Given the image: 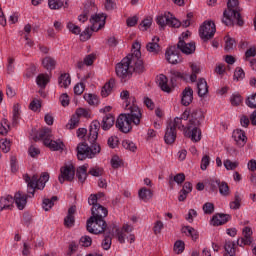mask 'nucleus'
<instances>
[{
	"instance_id": "nucleus-1",
	"label": "nucleus",
	"mask_w": 256,
	"mask_h": 256,
	"mask_svg": "<svg viewBox=\"0 0 256 256\" xmlns=\"http://www.w3.org/2000/svg\"><path fill=\"white\" fill-rule=\"evenodd\" d=\"M100 128V123L98 121L92 122L90 124V133H88V141L92 144L90 147L85 142L78 144L77 156L78 160H85L86 158H94L97 154L100 153L101 147L96 144L98 138V131Z\"/></svg>"
},
{
	"instance_id": "nucleus-2",
	"label": "nucleus",
	"mask_w": 256,
	"mask_h": 256,
	"mask_svg": "<svg viewBox=\"0 0 256 256\" xmlns=\"http://www.w3.org/2000/svg\"><path fill=\"white\" fill-rule=\"evenodd\" d=\"M204 113L201 110H193L188 124L184 131V136L190 138L193 142H199L202 138L200 126L204 121Z\"/></svg>"
},
{
	"instance_id": "nucleus-3",
	"label": "nucleus",
	"mask_w": 256,
	"mask_h": 256,
	"mask_svg": "<svg viewBox=\"0 0 256 256\" xmlns=\"http://www.w3.org/2000/svg\"><path fill=\"white\" fill-rule=\"evenodd\" d=\"M142 113L139 107L132 106L130 113L121 114L116 120V128L123 133H128L132 129V123L138 126L141 122Z\"/></svg>"
},
{
	"instance_id": "nucleus-4",
	"label": "nucleus",
	"mask_w": 256,
	"mask_h": 256,
	"mask_svg": "<svg viewBox=\"0 0 256 256\" xmlns=\"http://www.w3.org/2000/svg\"><path fill=\"white\" fill-rule=\"evenodd\" d=\"M239 1L238 0H228L227 10L223 12L222 23L226 26L233 25L236 21L238 26H243L244 21L241 19V14L239 13Z\"/></svg>"
},
{
	"instance_id": "nucleus-5",
	"label": "nucleus",
	"mask_w": 256,
	"mask_h": 256,
	"mask_svg": "<svg viewBox=\"0 0 256 256\" xmlns=\"http://www.w3.org/2000/svg\"><path fill=\"white\" fill-rule=\"evenodd\" d=\"M102 197H104V193L92 194L88 197V204L92 206L90 218L98 219V223H103L104 218L108 215L107 208L98 203Z\"/></svg>"
},
{
	"instance_id": "nucleus-6",
	"label": "nucleus",
	"mask_w": 256,
	"mask_h": 256,
	"mask_svg": "<svg viewBox=\"0 0 256 256\" xmlns=\"http://www.w3.org/2000/svg\"><path fill=\"white\" fill-rule=\"evenodd\" d=\"M27 198L28 196L21 192L16 193L15 197H12L11 195L1 197L0 212L6 209H11L14 202L20 210H23L27 204Z\"/></svg>"
},
{
	"instance_id": "nucleus-7",
	"label": "nucleus",
	"mask_w": 256,
	"mask_h": 256,
	"mask_svg": "<svg viewBox=\"0 0 256 256\" xmlns=\"http://www.w3.org/2000/svg\"><path fill=\"white\" fill-rule=\"evenodd\" d=\"M24 180L28 184V193L30 197L34 196L35 190H42L46 186V182L49 180V174L44 173L42 176L34 175L30 177L28 174L24 176Z\"/></svg>"
},
{
	"instance_id": "nucleus-8",
	"label": "nucleus",
	"mask_w": 256,
	"mask_h": 256,
	"mask_svg": "<svg viewBox=\"0 0 256 256\" xmlns=\"http://www.w3.org/2000/svg\"><path fill=\"white\" fill-rule=\"evenodd\" d=\"M106 16L104 14H96L92 16L90 22H92V27L86 28L82 34H80V40L87 41L91 38L92 32H97L105 26Z\"/></svg>"
},
{
	"instance_id": "nucleus-9",
	"label": "nucleus",
	"mask_w": 256,
	"mask_h": 256,
	"mask_svg": "<svg viewBox=\"0 0 256 256\" xmlns=\"http://www.w3.org/2000/svg\"><path fill=\"white\" fill-rule=\"evenodd\" d=\"M129 55L116 64V75L123 80L130 78L134 72Z\"/></svg>"
},
{
	"instance_id": "nucleus-10",
	"label": "nucleus",
	"mask_w": 256,
	"mask_h": 256,
	"mask_svg": "<svg viewBox=\"0 0 256 256\" xmlns=\"http://www.w3.org/2000/svg\"><path fill=\"white\" fill-rule=\"evenodd\" d=\"M39 137L40 139L44 140V144L49 147L50 149H52L53 151H59L62 150L64 147L63 142L59 139V140H52V131L49 128H45L43 129L40 133H39Z\"/></svg>"
},
{
	"instance_id": "nucleus-11",
	"label": "nucleus",
	"mask_w": 256,
	"mask_h": 256,
	"mask_svg": "<svg viewBox=\"0 0 256 256\" xmlns=\"http://www.w3.org/2000/svg\"><path fill=\"white\" fill-rule=\"evenodd\" d=\"M156 24L162 28L166 26L179 28L181 26V22L174 18V16L169 12L158 15L156 17Z\"/></svg>"
},
{
	"instance_id": "nucleus-12",
	"label": "nucleus",
	"mask_w": 256,
	"mask_h": 256,
	"mask_svg": "<svg viewBox=\"0 0 256 256\" xmlns=\"http://www.w3.org/2000/svg\"><path fill=\"white\" fill-rule=\"evenodd\" d=\"M106 228L107 223L105 220H102V223H100L97 218L90 217L86 222V230L92 234H101L106 230Z\"/></svg>"
},
{
	"instance_id": "nucleus-13",
	"label": "nucleus",
	"mask_w": 256,
	"mask_h": 256,
	"mask_svg": "<svg viewBox=\"0 0 256 256\" xmlns=\"http://www.w3.org/2000/svg\"><path fill=\"white\" fill-rule=\"evenodd\" d=\"M216 33V26L214 22L206 21L200 26L199 36L203 41H208L213 38Z\"/></svg>"
},
{
	"instance_id": "nucleus-14",
	"label": "nucleus",
	"mask_w": 256,
	"mask_h": 256,
	"mask_svg": "<svg viewBox=\"0 0 256 256\" xmlns=\"http://www.w3.org/2000/svg\"><path fill=\"white\" fill-rule=\"evenodd\" d=\"M128 57H130V65L132 66V69H134V72L142 73L144 71V65L141 60V51L136 49L134 50V53L128 54Z\"/></svg>"
},
{
	"instance_id": "nucleus-15",
	"label": "nucleus",
	"mask_w": 256,
	"mask_h": 256,
	"mask_svg": "<svg viewBox=\"0 0 256 256\" xmlns=\"http://www.w3.org/2000/svg\"><path fill=\"white\" fill-rule=\"evenodd\" d=\"M189 117H190V112L185 110L180 117H176L174 118L173 121H170V122H172L177 127V129L183 130L185 132L189 124L188 122Z\"/></svg>"
},
{
	"instance_id": "nucleus-16",
	"label": "nucleus",
	"mask_w": 256,
	"mask_h": 256,
	"mask_svg": "<svg viewBox=\"0 0 256 256\" xmlns=\"http://www.w3.org/2000/svg\"><path fill=\"white\" fill-rule=\"evenodd\" d=\"M75 176V168L72 165H67L61 168V175L59 176V181L61 184L67 181H72Z\"/></svg>"
},
{
	"instance_id": "nucleus-17",
	"label": "nucleus",
	"mask_w": 256,
	"mask_h": 256,
	"mask_svg": "<svg viewBox=\"0 0 256 256\" xmlns=\"http://www.w3.org/2000/svg\"><path fill=\"white\" fill-rule=\"evenodd\" d=\"M177 125L171 121L167 124L166 134L164 135V141L166 144H173L176 140V129Z\"/></svg>"
},
{
	"instance_id": "nucleus-18",
	"label": "nucleus",
	"mask_w": 256,
	"mask_h": 256,
	"mask_svg": "<svg viewBox=\"0 0 256 256\" xmlns=\"http://www.w3.org/2000/svg\"><path fill=\"white\" fill-rule=\"evenodd\" d=\"M243 237L237 240V245L243 247L244 245H250L253 241V231L250 227H244L242 230Z\"/></svg>"
},
{
	"instance_id": "nucleus-19",
	"label": "nucleus",
	"mask_w": 256,
	"mask_h": 256,
	"mask_svg": "<svg viewBox=\"0 0 256 256\" xmlns=\"http://www.w3.org/2000/svg\"><path fill=\"white\" fill-rule=\"evenodd\" d=\"M177 49L183 54L190 55L196 51V45L194 42L186 43L184 40H179L177 43Z\"/></svg>"
},
{
	"instance_id": "nucleus-20",
	"label": "nucleus",
	"mask_w": 256,
	"mask_h": 256,
	"mask_svg": "<svg viewBox=\"0 0 256 256\" xmlns=\"http://www.w3.org/2000/svg\"><path fill=\"white\" fill-rule=\"evenodd\" d=\"M166 60L171 64H178L180 61L178 48L175 46L169 47L166 50Z\"/></svg>"
},
{
	"instance_id": "nucleus-21",
	"label": "nucleus",
	"mask_w": 256,
	"mask_h": 256,
	"mask_svg": "<svg viewBox=\"0 0 256 256\" xmlns=\"http://www.w3.org/2000/svg\"><path fill=\"white\" fill-rule=\"evenodd\" d=\"M232 138L239 147H244L247 143V136L241 129L234 130L232 133Z\"/></svg>"
},
{
	"instance_id": "nucleus-22",
	"label": "nucleus",
	"mask_w": 256,
	"mask_h": 256,
	"mask_svg": "<svg viewBox=\"0 0 256 256\" xmlns=\"http://www.w3.org/2000/svg\"><path fill=\"white\" fill-rule=\"evenodd\" d=\"M211 187L212 188H219V193L223 196L230 195V188L229 185L226 182H221L220 180H212L211 181Z\"/></svg>"
},
{
	"instance_id": "nucleus-23",
	"label": "nucleus",
	"mask_w": 256,
	"mask_h": 256,
	"mask_svg": "<svg viewBox=\"0 0 256 256\" xmlns=\"http://www.w3.org/2000/svg\"><path fill=\"white\" fill-rule=\"evenodd\" d=\"M192 101H193V90H192V88H190V87L185 88L182 91V94H181V104L184 105V106H188L192 103Z\"/></svg>"
},
{
	"instance_id": "nucleus-24",
	"label": "nucleus",
	"mask_w": 256,
	"mask_h": 256,
	"mask_svg": "<svg viewBox=\"0 0 256 256\" xmlns=\"http://www.w3.org/2000/svg\"><path fill=\"white\" fill-rule=\"evenodd\" d=\"M230 218L231 216L228 214H217L212 217L211 224L214 226H220L226 224Z\"/></svg>"
},
{
	"instance_id": "nucleus-25",
	"label": "nucleus",
	"mask_w": 256,
	"mask_h": 256,
	"mask_svg": "<svg viewBox=\"0 0 256 256\" xmlns=\"http://www.w3.org/2000/svg\"><path fill=\"white\" fill-rule=\"evenodd\" d=\"M196 85L198 96L203 97L208 93V84L204 78L198 79Z\"/></svg>"
},
{
	"instance_id": "nucleus-26",
	"label": "nucleus",
	"mask_w": 256,
	"mask_h": 256,
	"mask_svg": "<svg viewBox=\"0 0 256 256\" xmlns=\"http://www.w3.org/2000/svg\"><path fill=\"white\" fill-rule=\"evenodd\" d=\"M159 41H160V38H158V37L152 38V41L150 43H148V45H146V50H148V52L158 54L161 51V47L158 44Z\"/></svg>"
},
{
	"instance_id": "nucleus-27",
	"label": "nucleus",
	"mask_w": 256,
	"mask_h": 256,
	"mask_svg": "<svg viewBox=\"0 0 256 256\" xmlns=\"http://www.w3.org/2000/svg\"><path fill=\"white\" fill-rule=\"evenodd\" d=\"M115 124V117L111 114H108L102 118V130H109L112 128V126Z\"/></svg>"
},
{
	"instance_id": "nucleus-28",
	"label": "nucleus",
	"mask_w": 256,
	"mask_h": 256,
	"mask_svg": "<svg viewBox=\"0 0 256 256\" xmlns=\"http://www.w3.org/2000/svg\"><path fill=\"white\" fill-rule=\"evenodd\" d=\"M236 243L232 240H226L224 244L225 254L224 256H235Z\"/></svg>"
},
{
	"instance_id": "nucleus-29",
	"label": "nucleus",
	"mask_w": 256,
	"mask_h": 256,
	"mask_svg": "<svg viewBox=\"0 0 256 256\" xmlns=\"http://www.w3.org/2000/svg\"><path fill=\"white\" fill-rule=\"evenodd\" d=\"M243 198H244L243 194L239 192H235L234 200L229 203V207L233 210L240 209Z\"/></svg>"
},
{
	"instance_id": "nucleus-30",
	"label": "nucleus",
	"mask_w": 256,
	"mask_h": 256,
	"mask_svg": "<svg viewBox=\"0 0 256 256\" xmlns=\"http://www.w3.org/2000/svg\"><path fill=\"white\" fill-rule=\"evenodd\" d=\"M157 80H158V86H160V89H162V91L167 93L171 92V88L168 85V78L165 75L160 74Z\"/></svg>"
},
{
	"instance_id": "nucleus-31",
	"label": "nucleus",
	"mask_w": 256,
	"mask_h": 256,
	"mask_svg": "<svg viewBox=\"0 0 256 256\" xmlns=\"http://www.w3.org/2000/svg\"><path fill=\"white\" fill-rule=\"evenodd\" d=\"M114 86H115V79H110V81H108V83H106L104 87H102V92H101L102 97H108L111 94Z\"/></svg>"
},
{
	"instance_id": "nucleus-32",
	"label": "nucleus",
	"mask_w": 256,
	"mask_h": 256,
	"mask_svg": "<svg viewBox=\"0 0 256 256\" xmlns=\"http://www.w3.org/2000/svg\"><path fill=\"white\" fill-rule=\"evenodd\" d=\"M87 166L82 165L76 169V177H78V181L84 183L87 179Z\"/></svg>"
},
{
	"instance_id": "nucleus-33",
	"label": "nucleus",
	"mask_w": 256,
	"mask_h": 256,
	"mask_svg": "<svg viewBox=\"0 0 256 256\" xmlns=\"http://www.w3.org/2000/svg\"><path fill=\"white\" fill-rule=\"evenodd\" d=\"M185 174L184 173H179L176 174L175 176L170 175L169 176V185L170 187H173V182H176L178 185L182 184L185 181Z\"/></svg>"
},
{
	"instance_id": "nucleus-34",
	"label": "nucleus",
	"mask_w": 256,
	"mask_h": 256,
	"mask_svg": "<svg viewBox=\"0 0 256 256\" xmlns=\"http://www.w3.org/2000/svg\"><path fill=\"white\" fill-rule=\"evenodd\" d=\"M182 233H184L186 236H190L193 240L198 239V232L191 226H184L182 227Z\"/></svg>"
},
{
	"instance_id": "nucleus-35",
	"label": "nucleus",
	"mask_w": 256,
	"mask_h": 256,
	"mask_svg": "<svg viewBox=\"0 0 256 256\" xmlns=\"http://www.w3.org/2000/svg\"><path fill=\"white\" fill-rule=\"evenodd\" d=\"M108 233L109 234L104 237V240H102V248H104V250H109L112 245L111 236H114V231L109 230Z\"/></svg>"
},
{
	"instance_id": "nucleus-36",
	"label": "nucleus",
	"mask_w": 256,
	"mask_h": 256,
	"mask_svg": "<svg viewBox=\"0 0 256 256\" xmlns=\"http://www.w3.org/2000/svg\"><path fill=\"white\" fill-rule=\"evenodd\" d=\"M71 84V77L68 73H64L59 78V85L62 88H68Z\"/></svg>"
},
{
	"instance_id": "nucleus-37",
	"label": "nucleus",
	"mask_w": 256,
	"mask_h": 256,
	"mask_svg": "<svg viewBox=\"0 0 256 256\" xmlns=\"http://www.w3.org/2000/svg\"><path fill=\"white\" fill-rule=\"evenodd\" d=\"M42 64L47 70L52 71L55 69L56 61L51 57H46L43 59Z\"/></svg>"
},
{
	"instance_id": "nucleus-38",
	"label": "nucleus",
	"mask_w": 256,
	"mask_h": 256,
	"mask_svg": "<svg viewBox=\"0 0 256 256\" xmlns=\"http://www.w3.org/2000/svg\"><path fill=\"white\" fill-rule=\"evenodd\" d=\"M152 195H153L152 191L145 187L140 189V191H138V196H140V199H142L144 201L151 199Z\"/></svg>"
},
{
	"instance_id": "nucleus-39",
	"label": "nucleus",
	"mask_w": 256,
	"mask_h": 256,
	"mask_svg": "<svg viewBox=\"0 0 256 256\" xmlns=\"http://www.w3.org/2000/svg\"><path fill=\"white\" fill-rule=\"evenodd\" d=\"M191 68V75H190V81L195 82L197 80V75L200 73V68L197 64H190Z\"/></svg>"
},
{
	"instance_id": "nucleus-40",
	"label": "nucleus",
	"mask_w": 256,
	"mask_h": 256,
	"mask_svg": "<svg viewBox=\"0 0 256 256\" xmlns=\"http://www.w3.org/2000/svg\"><path fill=\"white\" fill-rule=\"evenodd\" d=\"M21 119L20 105L16 104L13 108V125H17Z\"/></svg>"
},
{
	"instance_id": "nucleus-41",
	"label": "nucleus",
	"mask_w": 256,
	"mask_h": 256,
	"mask_svg": "<svg viewBox=\"0 0 256 256\" xmlns=\"http://www.w3.org/2000/svg\"><path fill=\"white\" fill-rule=\"evenodd\" d=\"M57 200H58L57 196H54L51 199L46 198L43 200L42 206L46 211H49L54 206V202Z\"/></svg>"
},
{
	"instance_id": "nucleus-42",
	"label": "nucleus",
	"mask_w": 256,
	"mask_h": 256,
	"mask_svg": "<svg viewBox=\"0 0 256 256\" xmlns=\"http://www.w3.org/2000/svg\"><path fill=\"white\" fill-rule=\"evenodd\" d=\"M48 83H49V76L47 74H40L37 77V84L41 88H45Z\"/></svg>"
},
{
	"instance_id": "nucleus-43",
	"label": "nucleus",
	"mask_w": 256,
	"mask_h": 256,
	"mask_svg": "<svg viewBox=\"0 0 256 256\" xmlns=\"http://www.w3.org/2000/svg\"><path fill=\"white\" fill-rule=\"evenodd\" d=\"M9 130H10L9 121L7 119H3L2 122L0 123V134L6 135Z\"/></svg>"
},
{
	"instance_id": "nucleus-44",
	"label": "nucleus",
	"mask_w": 256,
	"mask_h": 256,
	"mask_svg": "<svg viewBox=\"0 0 256 256\" xmlns=\"http://www.w3.org/2000/svg\"><path fill=\"white\" fill-rule=\"evenodd\" d=\"M243 98L240 94H232V96L230 97V102L233 106H238L242 103Z\"/></svg>"
},
{
	"instance_id": "nucleus-45",
	"label": "nucleus",
	"mask_w": 256,
	"mask_h": 256,
	"mask_svg": "<svg viewBox=\"0 0 256 256\" xmlns=\"http://www.w3.org/2000/svg\"><path fill=\"white\" fill-rule=\"evenodd\" d=\"M122 146L126 149V150H130L132 152H135L137 149V146L134 142L130 141V140H124L122 141Z\"/></svg>"
},
{
	"instance_id": "nucleus-46",
	"label": "nucleus",
	"mask_w": 256,
	"mask_h": 256,
	"mask_svg": "<svg viewBox=\"0 0 256 256\" xmlns=\"http://www.w3.org/2000/svg\"><path fill=\"white\" fill-rule=\"evenodd\" d=\"M64 6L61 0H49V7L52 10H58Z\"/></svg>"
},
{
	"instance_id": "nucleus-47",
	"label": "nucleus",
	"mask_w": 256,
	"mask_h": 256,
	"mask_svg": "<svg viewBox=\"0 0 256 256\" xmlns=\"http://www.w3.org/2000/svg\"><path fill=\"white\" fill-rule=\"evenodd\" d=\"M223 165L226 170H235L238 166V162H232L231 160L227 159L223 161Z\"/></svg>"
},
{
	"instance_id": "nucleus-48",
	"label": "nucleus",
	"mask_w": 256,
	"mask_h": 256,
	"mask_svg": "<svg viewBox=\"0 0 256 256\" xmlns=\"http://www.w3.org/2000/svg\"><path fill=\"white\" fill-rule=\"evenodd\" d=\"M173 249L177 254H181L185 249V243L181 240H177L174 243V248Z\"/></svg>"
},
{
	"instance_id": "nucleus-49",
	"label": "nucleus",
	"mask_w": 256,
	"mask_h": 256,
	"mask_svg": "<svg viewBox=\"0 0 256 256\" xmlns=\"http://www.w3.org/2000/svg\"><path fill=\"white\" fill-rule=\"evenodd\" d=\"M211 158L208 155H204L201 159L200 168L201 170L205 171L207 170L208 166L210 165Z\"/></svg>"
},
{
	"instance_id": "nucleus-50",
	"label": "nucleus",
	"mask_w": 256,
	"mask_h": 256,
	"mask_svg": "<svg viewBox=\"0 0 256 256\" xmlns=\"http://www.w3.org/2000/svg\"><path fill=\"white\" fill-rule=\"evenodd\" d=\"M11 142L7 139L0 140V148L4 153H8L10 151Z\"/></svg>"
},
{
	"instance_id": "nucleus-51",
	"label": "nucleus",
	"mask_w": 256,
	"mask_h": 256,
	"mask_svg": "<svg viewBox=\"0 0 256 256\" xmlns=\"http://www.w3.org/2000/svg\"><path fill=\"white\" fill-rule=\"evenodd\" d=\"M245 104L252 109L256 108V93L254 95H251L247 97Z\"/></svg>"
},
{
	"instance_id": "nucleus-52",
	"label": "nucleus",
	"mask_w": 256,
	"mask_h": 256,
	"mask_svg": "<svg viewBox=\"0 0 256 256\" xmlns=\"http://www.w3.org/2000/svg\"><path fill=\"white\" fill-rule=\"evenodd\" d=\"M112 231H114V235H118V241H120V243H125V233L123 231H120L119 228L117 226H114V228L112 229Z\"/></svg>"
},
{
	"instance_id": "nucleus-53",
	"label": "nucleus",
	"mask_w": 256,
	"mask_h": 256,
	"mask_svg": "<svg viewBox=\"0 0 256 256\" xmlns=\"http://www.w3.org/2000/svg\"><path fill=\"white\" fill-rule=\"evenodd\" d=\"M84 100H86V102H88L90 105H95L98 103L97 96L92 94H84Z\"/></svg>"
},
{
	"instance_id": "nucleus-54",
	"label": "nucleus",
	"mask_w": 256,
	"mask_h": 256,
	"mask_svg": "<svg viewBox=\"0 0 256 256\" xmlns=\"http://www.w3.org/2000/svg\"><path fill=\"white\" fill-rule=\"evenodd\" d=\"M96 11V6L93 2H87L84 4V13L90 14Z\"/></svg>"
},
{
	"instance_id": "nucleus-55",
	"label": "nucleus",
	"mask_w": 256,
	"mask_h": 256,
	"mask_svg": "<svg viewBox=\"0 0 256 256\" xmlns=\"http://www.w3.org/2000/svg\"><path fill=\"white\" fill-rule=\"evenodd\" d=\"M88 174L95 176V177H100L103 175V169L99 167H92L88 171Z\"/></svg>"
},
{
	"instance_id": "nucleus-56",
	"label": "nucleus",
	"mask_w": 256,
	"mask_h": 256,
	"mask_svg": "<svg viewBox=\"0 0 256 256\" xmlns=\"http://www.w3.org/2000/svg\"><path fill=\"white\" fill-rule=\"evenodd\" d=\"M202 209L205 214H212L215 208L213 203L207 202L203 204Z\"/></svg>"
},
{
	"instance_id": "nucleus-57",
	"label": "nucleus",
	"mask_w": 256,
	"mask_h": 256,
	"mask_svg": "<svg viewBox=\"0 0 256 256\" xmlns=\"http://www.w3.org/2000/svg\"><path fill=\"white\" fill-rule=\"evenodd\" d=\"M80 244L84 247H89L92 244V238L90 236H87V235L82 236L80 238Z\"/></svg>"
},
{
	"instance_id": "nucleus-58",
	"label": "nucleus",
	"mask_w": 256,
	"mask_h": 256,
	"mask_svg": "<svg viewBox=\"0 0 256 256\" xmlns=\"http://www.w3.org/2000/svg\"><path fill=\"white\" fill-rule=\"evenodd\" d=\"M224 40H225V50L227 51L232 50L235 44V40L230 37H225Z\"/></svg>"
},
{
	"instance_id": "nucleus-59",
	"label": "nucleus",
	"mask_w": 256,
	"mask_h": 256,
	"mask_svg": "<svg viewBox=\"0 0 256 256\" xmlns=\"http://www.w3.org/2000/svg\"><path fill=\"white\" fill-rule=\"evenodd\" d=\"M152 25V19L151 18H146L144 21H142V24L140 25V30L146 31L148 30Z\"/></svg>"
},
{
	"instance_id": "nucleus-60",
	"label": "nucleus",
	"mask_w": 256,
	"mask_h": 256,
	"mask_svg": "<svg viewBox=\"0 0 256 256\" xmlns=\"http://www.w3.org/2000/svg\"><path fill=\"white\" fill-rule=\"evenodd\" d=\"M64 224L66 227L71 228L75 225V216H69L64 219Z\"/></svg>"
},
{
	"instance_id": "nucleus-61",
	"label": "nucleus",
	"mask_w": 256,
	"mask_h": 256,
	"mask_svg": "<svg viewBox=\"0 0 256 256\" xmlns=\"http://www.w3.org/2000/svg\"><path fill=\"white\" fill-rule=\"evenodd\" d=\"M67 28H68V30H69L70 32H72L73 34L78 35V34L81 33L80 27L76 26L75 24H73V23H71V22L68 23Z\"/></svg>"
},
{
	"instance_id": "nucleus-62",
	"label": "nucleus",
	"mask_w": 256,
	"mask_h": 256,
	"mask_svg": "<svg viewBox=\"0 0 256 256\" xmlns=\"http://www.w3.org/2000/svg\"><path fill=\"white\" fill-rule=\"evenodd\" d=\"M85 90V85L83 83L80 84H76V86H74V94L76 95H81Z\"/></svg>"
},
{
	"instance_id": "nucleus-63",
	"label": "nucleus",
	"mask_w": 256,
	"mask_h": 256,
	"mask_svg": "<svg viewBox=\"0 0 256 256\" xmlns=\"http://www.w3.org/2000/svg\"><path fill=\"white\" fill-rule=\"evenodd\" d=\"M96 57L94 54H90L86 57H84V63L87 65V66H91L94 61H95Z\"/></svg>"
},
{
	"instance_id": "nucleus-64",
	"label": "nucleus",
	"mask_w": 256,
	"mask_h": 256,
	"mask_svg": "<svg viewBox=\"0 0 256 256\" xmlns=\"http://www.w3.org/2000/svg\"><path fill=\"white\" fill-rule=\"evenodd\" d=\"M41 108V102L38 99H35L30 104V109L33 111H37Z\"/></svg>"
}]
</instances>
